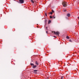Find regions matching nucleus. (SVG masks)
Listing matches in <instances>:
<instances>
[{
    "label": "nucleus",
    "mask_w": 79,
    "mask_h": 79,
    "mask_svg": "<svg viewBox=\"0 0 79 79\" xmlns=\"http://www.w3.org/2000/svg\"><path fill=\"white\" fill-rule=\"evenodd\" d=\"M52 32L54 33V34H55V35H59L60 34V32L58 31L55 32V31H52Z\"/></svg>",
    "instance_id": "nucleus-1"
},
{
    "label": "nucleus",
    "mask_w": 79,
    "mask_h": 79,
    "mask_svg": "<svg viewBox=\"0 0 79 79\" xmlns=\"http://www.w3.org/2000/svg\"><path fill=\"white\" fill-rule=\"evenodd\" d=\"M62 4L64 7H65V6H67V4H66V3L64 2H62Z\"/></svg>",
    "instance_id": "nucleus-2"
},
{
    "label": "nucleus",
    "mask_w": 79,
    "mask_h": 79,
    "mask_svg": "<svg viewBox=\"0 0 79 79\" xmlns=\"http://www.w3.org/2000/svg\"><path fill=\"white\" fill-rule=\"evenodd\" d=\"M37 71H38V70H34L33 71V72L35 74H37Z\"/></svg>",
    "instance_id": "nucleus-3"
},
{
    "label": "nucleus",
    "mask_w": 79,
    "mask_h": 79,
    "mask_svg": "<svg viewBox=\"0 0 79 79\" xmlns=\"http://www.w3.org/2000/svg\"><path fill=\"white\" fill-rule=\"evenodd\" d=\"M20 3H24V0H19Z\"/></svg>",
    "instance_id": "nucleus-4"
},
{
    "label": "nucleus",
    "mask_w": 79,
    "mask_h": 79,
    "mask_svg": "<svg viewBox=\"0 0 79 79\" xmlns=\"http://www.w3.org/2000/svg\"><path fill=\"white\" fill-rule=\"evenodd\" d=\"M37 67V65H34L32 66L33 68H35Z\"/></svg>",
    "instance_id": "nucleus-5"
},
{
    "label": "nucleus",
    "mask_w": 79,
    "mask_h": 79,
    "mask_svg": "<svg viewBox=\"0 0 79 79\" xmlns=\"http://www.w3.org/2000/svg\"><path fill=\"white\" fill-rule=\"evenodd\" d=\"M67 16H68V17H69L70 16V14L69 13L67 14Z\"/></svg>",
    "instance_id": "nucleus-6"
},
{
    "label": "nucleus",
    "mask_w": 79,
    "mask_h": 79,
    "mask_svg": "<svg viewBox=\"0 0 79 79\" xmlns=\"http://www.w3.org/2000/svg\"><path fill=\"white\" fill-rule=\"evenodd\" d=\"M35 64H36L37 65H39V63L37 61L35 62Z\"/></svg>",
    "instance_id": "nucleus-7"
},
{
    "label": "nucleus",
    "mask_w": 79,
    "mask_h": 79,
    "mask_svg": "<svg viewBox=\"0 0 79 79\" xmlns=\"http://www.w3.org/2000/svg\"><path fill=\"white\" fill-rule=\"evenodd\" d=\"M31 1L32 3H34V0H31Z\"/></svg>",
    "instance_id": "nucleus-8"
},
{
    "label": "nucleus",
    "mask_w": 79,
    "mask_h": 79,
    "mask_svg": "<svg viewBox=\"0 0 79 79\" xmlns=\"http://www.w3.org/2000/svg\"><path fill=\"white\" fill-rule=\"evenodd\" d=\"M66 39H69V37L68 36H66Z\"/></svg>",
    "instance_id": "nucleus-9"
},
{
    "label": "nucleus",
    "mask_w": 79,
    "mask_h": 79,
    "mask_svg": "<svg viewBox=\"0 0 79 79\" xmlns=\"http://www.w3.org/2000/svg\"><path fill=\"white\" fill-rule=\"evenodd\" d=\"M31 64V66H33L34 65V64H32V63H31V64Z\"/></svg>",
    "instance_id": "nucleus-10"
},
{
    "label": "nucleus",
    "mask_w": 79,
    "mask_h": 79,
    "mask_svg": "<svg viewBox=\"0 0 79 79\" xmlns=\"http://www.w3.org/2000/svg\"><path fill=\"white\" fill-rule=\"evenodd\" d=\"M50 23H51V21L50 20H49L48 21V24H50Z\"/></svg>",
    "instance_id": "nucleus-11"
},
{
    "label": "nucleus",
    "mask_w": 79,
    "mask_h": 79,
    "mask_svg": "<svg viewBox=\"0 0 79 79\" xmlns=\"http://www.w3.org/2000/svg\"><path fill=\"white\" fill-rule=\"evenodd\" d=\"M61 79H64V77L62 76L61 77Z\"/></svg>",
    "instance_id": "nucleus-12"
},
{
    "label": "nucleus",
    "mask_w": 79,
    "mask_h": 79,
    "mask_svg": "<svg viewBox=\"0 0 79 79\" xmlns=\"http://www.w3.org/2000/svg\"><path fill=\"white\" fill-rule=\"evenodd\" d=\"M51 15H52L53 14V12H50V13Z\"/></svg>",
    "instance_id": "nucleus-13"
},
{
    "label": "nucleus",
    "mask_w": 79,
    "mask_h": 79,
    "mask_svg": "<svg viewBox=\"0 0 79 79\" xmlns=\"http://www.w3.org/2000/svg\"><path fill=\"white\" fill-rule=\"evenodd\" d=\"M52 13H54V12H55V11H54V10H52Z\"/></svg>",
    "instance_id": "nucleus-14"
},
{
    "label": "nucleus",
    "mask_w": 79,
    "mask_h": 79,
    "mask_svg": "<svg viewBox=\"0 0 79 79\" xmlns=\"http://www.w3.org/2000/svg\"><path fill=\"white\" fill-rule=\"evenodd\" d=\"M52 18L53 19V18H55V16H53Z\"/></svg>",
    "instance_id": "nucleus-15"
},
{
    "label": "nucleus",
    "mask_w": 79,
    "mask_h": 79,
    "mask_svg": "<svg viewBox=\"0 0 79 79\" xmlns=\"http://www.w3.org/2000/svg\"><path fill=\"white\" fill-rule=\"evenodd\" d=\"M69 42H72V40H69Z\"/></svg>",
    "instance_id": "nucleus-16"
},
{
    "label": "nucleus",
    "mask_w": 79,
    "mask_h": 79,
    "mask_svg": "<svg viewBox=\"0 0 79 79\" xmlns=\"http://www.w3.org/2000/svg\"><path fill=\"white\" fill-rule=\"evenodd\" d=\"M50 18L52 19V18H53V17H52V16H50Z\"/></svg>",
    "instance_id": "nucleus-17"
},
{
    "label": "nucleus",
    "mask_w": 79,
    "mask_h": 79,
    "mask_svg": "<svg viewBox=\"0 0 79 79\" xmlns=\"http://www.w3.org/2000/svg\"><path fill=\"white\" fill-rule=\"evenodd\" d=\"M66 10H64V12H66Z\"/></svg>",
    "instance_id": "nucleus-18"
},
{
    "label": "nucleus",
    "mask_w": 79,
    "mask_h": 79,
    "mask_svg": "<svg viewBox=\"0 0 79 79\" xmlns=\"http://www.w3.org/2000/svg\"><path fill=\"white\" fill-rule=\"evenodd\" d=\"M45 15L46 16H47V13H45Z\"/></svg>",
    "instance_id": "nucleus-19"
},
{
    "label": "nucleus",
    "mask_w": 79,
    "mask_h": 79,
    "mask_svg": "<svg viewBox=\"0 0 79 79\" xmlns=\"http://www.w3.org/2000/svg\"><path fill=\"white\" fill-rule=\"evenodd\" d=\"M46 33H48V32L47 31H46Z\"/></svg>",
    "instance_id": "nucleus-20"
},
{
    "label": "nucleus",
    "mask_w": 79,
    "mask_h": 79,
    "mask_svg": "<svg viewBox=\"0 0 79 79\" xmlns=\"http://www.w3.org/2000/svg\"><path fill=\"white\" fill-rule=\"evenodd\" d=\"M46 29H47V30L48 29H47V27H46Z\"/></svg>",
    "instance_id": "nucleus-21"
},
{
    "label": "nucleus",
    "mask_w": 79,
    "mask_h": 79,
    "mask_svg": "<svg viewBox=\"0 0 79 79\" xmlns=\"http://www.w3.org/2000/svg\"><path fill=\"white\" fill-rule=\"evenodd\" d=\"M54 37H56L55 36H54Z\"/></svg>",
    "instance_id": "nucleus-22"
},
{
    "label": "nucleus",
    "mask_w": 79,
    "mask_h": 79,
    "mask_svg": "<svg viewBox=\"0 0 79 79\" xmlns=\"http://www.w3.org/2000/svg\"><path fill=\"white\" fill-rule=\"evenodd\" d=\"M78 19H79V17H78Z\"/></svg>",
    "instance_id": "nucleus-23"
}]
</instances>
